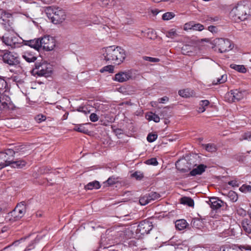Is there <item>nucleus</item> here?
Instances as JSON below:
<instances>
[{
	"label": "nucleus",
	"instance_id": "obj_1",
	"mask_svg": "<svg viewBox=\"0 0 251 251\" xmlns=\"http://www.w3.org/2000/svg\"><path fill=\"white\" fill-rule=\"evenodd\" d=\"M102 58L106 61L113 62V63L119 64L125 60L126 52L120 47L115 46H109L101 50Z\"/></svg>",
	"mask_w": 251,
	"mask_h": 251
},
{
	"label": "nucleus",
	"instance_id": "obj_2",
	"mask_svg": "<svg viewBox=\"0 0 251 251\" xmlns=\"http://www.w3.org/2000/svg\"><path fill=\"white\" fill-rule=\"evenodd\" d=\"M251 15V3L248 0H242L233 4L230 15L235 20L242 21L247 19Z\"/></svg>",
	"mask_w": 251,
	"mask_h": 251
},
{
	"label": "nucleus",
	"instance_id": "obj_3",
	"mask_svg": "<svg viewBox=\"0 0 251 251\" xmlns=\"http://www.w3.org/2000/svg\"><path fill=\"white\" fill-rule=\"evenodd\" d=\"M46 14L54 24L62 23L66 19V14L63 10L59 8H48Z\"/></svg>",
	"mask_w": 251,
	"mask_h": 251
},
{
	"label": "nucleus",
	"instance_id": "obj_4",
	"mask_svg": "<svg viewBox=\"0 0 251 251\" xmlns=\"http://www.w3.org/2000/svg\"><path fill=\"white\" fill-rule=\"evenodd\" d=\"M2 42L11 48H19L21 46L24 40L14 34H5L1 37Z\"/></svg>",
	"mask_w": 251,
	"mask_h": 251
},
{
	"label": "nucleus",
	"instance_id": "obj_5",
	"mask_svg": "<svg viewBox=\"0 0 251 251\" xmlns=\"http://www.w3.org/2000/svg\"><path fill=\"white\" fill-rule=\"evenodd\" d=\"M214 43L221 53L229 51L232 49L230 41L227 39L217 38L214 40Z\"/></svg>",
	"mask_w": 251,
	"mask_h": 251
},
{
	"label": "nucleus",
	"instance_id": "obj_6",
	"mask_svg": "<svg viewBox=\"0 0 251 251\" xmlns=\"http://www.w3.org/2000/svg\"><path fill=\"white\" fill-rule=\"evenodd\" d=\"M132 234L131 230L129 228L121 226L116 228L114 235L115 236V239L122 241L131 238Z\"/></svg>",
	"mask_w": 251,
	"mask_h": 251
},
{
	"label": "nucleus",
	"instance_id": "obj_7",
	"mask_svg": "<svg viewBox=\"0 0 251 251\" xmlns=\"http://www.w3.org/2000/svg\"><path fill=\"white\" fill-rule=\"evenodd\" d=\"M0 24L9 30L13 25L12 14L5 10L0 9Z\"/></svg>",
	"mask_w": 251,
	"mask_h": 251
},
{
	"label": "nucleus",
	"instance_id": "obj_8",
	"mask_svg": "<svg viewBox=\"0 0 251 251\" xmlns=\"http://www.w3.org/2000/svg\"><path fill=\"white\" fill-rule=\"evenodd\" d=\"M45 63L42 64H35V67L32 70L33 74H36L38 76H48L51 72V68L48 67Z\"/></svg>",
	"mask_w": 251,
	"mask_h": 251
},
{
	"label": "nucleus",
	"instance_id": "obj_9",
	"mask_svg": "<svg viewBox=\"0 0 251 251\" xmlns=\"http://www.w3.org/2000/svg\"><path fill=\"white\" fill-rule=\"evenodd\" d=\"M245 92L237 89L230 91L226 95V98L229 102L239 101L244 98Z\"/></svg>",
	"mask_w": 251,
	"mask_h": 251
},
{
	"label": "nucleus",
	"instance_id": "obj_10",
	"mask_svg": "<svg viewBox=\"0 0 251 251\" xmlns=\"http://www.w3.org/2000/svg\"><path fill=\"white\" fill-rule=\"evenodd\" d=\"M41 48L46 50H52L55 46L54 39L50 36H46L41 39Z\"/></svg>",
	"mask_w": 251,
	"mask_h": 251
},
{
	"label": "nucleus",
	"instance_id": "obj_11",
	"mask_svg": "<svg viewBox=\"0 0 251 251\" xmlns=\"http://www.w3.org/2000/svg\"><path fill=\"white\" fill-rule=\"evenodd\" d=\"M2 60L9 65H15L19 63L17 54L6 50L2 55Z\"/></svg>",
	"mask_w": 251,
	"mask_h": 251
},
{
	"label": "nucleus",
	"instance_id": "obj_12",
	"mask_svg": "<svg viewBox=\"0 0 251 251\" xmlns=\"http://www.w3.org/2000/svg\"><path fill=\"white\" fill-rule=\"evenodd\" d=\"M153 226L152 223L148 221H143L140 223L138 226L137 231L142 235L148 234L152 229Z\"/></svg>",
	"mask_w": 251,
	"mask_h": 251
},
{
	"label": "nucleus",
	"instance_id": "obj_13",
	"mask_svg": "<svg viewBox=\"0 0 251 251\" xmlns=\"http://www.w3.org/2000/svg\"><path fill=\"white\" fill-rule=\"evenodd\" d=\"M25 212V206L22 204H18L10 214L9 215L13 217L14 220H17L22 218Z\"/></svg>",
	"mask_w": 251,
	"mask_h": 251
},
{
	"label": "nucleus",
	"instance_id": "obj_14",
	"mask_svg": "<svg viewBox=\"0 0 251 251\" xmlns=\"http://www.w3.org/2000/svg\"><path fill=\"white\" fill-rule=\"evenodd\" d=\"M132 77L130 71H121L115 75L113 80L120 82H124L130 79Z\"/></svg>",
	"mask_w": 251,
	"mask_h": 251
},
{
	"label": "nucleus",
	"instance_id": "obj_15",
	"mask_svg": "<svg viewBox=\"0 0 251 251\" xmlns=\"http://www.w3.org/2000/svg\"><path fill=\"white\" fill-rule=\"evenodd\" d=\"M10 105V97L6 94L0 93V111L8 109Z\"/></svg>",
	"mask_w": 251,
	"mask_h": 251
},
{
	"label": "nucleus",
	"instance_id": "obj_16",
	"mask_svg": "<svg viewBox=\"0 0 251 251\" xmlns=\"http://www.w3.org/2000/svg\"><path fill=\"white\" fill-rule=\"evenodd\" d=\"M207 203L210 205L212 209L215 210L221 207L224 202L217 198H211L207 201Z\"/></svg>",
	"mask_w": 251,
	"mask_h": 251
},
{
	"label": "nucleus",
	"instance_id": "obj_17",
	"mask_svg": "<svg viewBox=\"0 0 251 251\" xmlns=\"http://www.w3.org/2000/svg\"><path fill=\"white\" fill-rule=\"evenodd\" d=\"M24 45L29 46L37 50L41 48V39H35L29 41L24 40Z\"/></svg>",
	"mask_w": 251,
	"mask_h": 251
},
{
	"label": "nucleus",
	"instance_id": "obj_18",
	"mask_svg": "<svg viewBox=\"0 0 251 251\" xmlns=\"http://www.w3.org/2000/svg\"><path fill=\"white\" fill-rule=\"evenodd\" d=\"M15 151H17V150L14 151L13 149H8L5 150L4 152H0V158L4 159L6 161L7 159L5 158V155H7L11 158V159H12V161L14 155L15 154Z\"/></svg>",
	"mask_w": 251,
	"mask_h": 251
},
{
	"label": "nucleus",
	"instance_id": "obj_19",
	"mask_svg": "<svg viewBox=\"0 0 251 251\" xmlns=\"http://www.w3.org/2000/svg\"><path fill=\"white\" fill-rule=\"evenodd\" d=\"M206 166L204 165H199L197 168L193 169L190 172V175L192 176H195L198 175H201L205 171Z\"/></svg>",
	"mask_w": 251,
	"mask_h": 251
},
{
	"label": "nucleus",
	"instance_id": "obj_20",
	"mask_svg": "<svg viewBox=\"0 0 251 251\" xmlns=\"http://www.w3.org/2000/svg\"><path fill=\"white\" fill-rule=\"evenodd\" d=\"M242 226L247 234L251 233V221L245 219L242 222Z\"/></svg>",
	"mask_w": 251,
	"mask_h": 251
},
{
	"label": "nucleus",
	"instance_id": "obj_21",
	"mask_svg": "<svg viewBox=\"0 0 251 251\" xmlns=\"http://www.w3.org/2000/svg\"><path fill=\"white\" fill-rule=\"evenodd\" d=\"M27 162L24 159H20L15 161H12L10 165L12 167L18 169H21L25 167Z\"/></svg>",
	"mask_w": 251,
	"mask_h": 251
},
{
	"label": "nucleus",
	"instance_id": "obj_22",
	"mask_svg": "<svg viewBox=\"0 0 251 251\" xmlns=\"http://www.w3.org/2000/svg\"><path fill=\"white\" fill-rule=\"evenodd\" d=\"M178 94L182 97L188 98L195 95V92L193 90L190 89H185L179 90Z\"/></svg>",
	"mask_w": 251,
	"mask_h": 251
},
{
	"label": "nucleus",
	"instance_id": "obj_23",
	"mask_svg": "<svg viewBox=\"0 0 251 251\" xmlns=\"http://www.w3.org/2000/svg\"><path fill=\"white\" fill-rule=\"evenodd\" d=\"M22 57L27 62H34L37 59L36 57L32 53L29 52H25L22 54Z\"/></svg>",
	"mask_w": 251,
	"mask_h": 251
},
{
	"label": "nucleus",
	"instance_id": "obj_24",
	"mask_svg": "<svg viewBox=\"0 0 251 251\" xmlns=\"http://www.w3.org/2000/svg\"><path fill=\"white\" fill-rule=\"evenodd\" d=\"M146 118L149 121H153L155 123H158L160 121V117L157 115L152 112H149L146 114Z\"/></svg>",
	"mask_w": 251,
	"mask_h": 251
},
{
	"label": "nucleus",
	"instance_id": "obj_25",
	"mask_svg": "<svg viewBox=\"0 0 251 251\" xmlns=\"http://www.w3.org/2000/svg\"><path fill=\"white\" fill-rule=\"evenodd\" d=\"M176 228L179 230L184 229L187 226V223L184 219L177 220L175 223Z\"/></svg>",
	"mask_w": 251,
	"mask_h": 251
},
{
	"label": "nucleus",
	"instance_id": "obj_26",
	"mask_svg": "<svg viewBox=\"0 0 251 251\" xmlns=\"http://www.w3.org/2000/svg\"><path fill=\"white\" fill-rule=\"evenodd\" d=\"M100 187V184L98 181H94L88 183L85 186V189L87 190L98 189Z\"/></svg>",
	"mask_w": 251,
	"mask_h": 251
},
{
	"label": "nucleus",
	"instance_id": "obj_27",
	"mask_svg": "<svg viewBox=\"0 0 251 251\" xmlns=\"http://www.w3.org/2000/svg\"><path fill=\"white\" fill-rule=\"evenodd\" d=\"M194 50V47L189 45H184L181 49L182 53L185 55H190Z\"/></svg>",
	"mask_w": 251,
	"mask_h": 251
},
{
	"label": "nucleus",
	"instance_id": "obj_28",
	"mask_svg": "<svg viewBox=\"0 0 251 251\" xmlns=\"http://www.w3.org/2000/svg\"><path fill=\"white\" fill-rule=\"evenodd\" d=\"M230 67L239 73H245L247 71V70L244 65L231 64L230 65Z\"/></svg>",
	"mask_w": 251,
	"mask_h": 251
},
{
	"label": "nucleus",
	"instance_id": "obj_29",
	"mask_svg": "<svg viewBox=\"0 0 251 251\" xmlns=\"http://www.w3.org/2000/svg\"><path fill=\"white\" fill-rule=\"evenodd\" d=\"M115 4L114 0H101L99 4L103 7H109Z\"/></svg>",
	"mask_w": 251,
	"mask_h": 251
},
{
	"label": "nucleus",
	"instance_id": "obj_30",
	"mask_svg": "<svg viewBox=\"0 0 251 251\" xmlns=\"http://www.w3.org/2000/svg\"><path fill=\"white\" fill-rule=\"evenodd\" d=\"M181 203L185 205H187L189 206H193L194 204V201L189 197H183L181 199Z\"/></svg>",
	"mask_w": 251,
	"mask_h": 251
},
{
	"label": "nucleus",
	"instance_id": "obj_31",
	"mask_svg": "<svg viewBox=\"0 0 251 251\" xmlns=\"http://www.w3.org/2000/svg\"><path fill=\"white\" fill-rule=\"evenodd\" d=\"M119 182V178L117 177H115L114 176L110 177L106 181L104 182V183L105 186L108 185H112L114 184H116Z\"/></svg>",
	"mask_w": 251,
	"mask_h": 251
},
{
	"label": "nucleus",
	"instance_id": "obj_32",
	"mask_svg": "<svg viewBox=\"0 0 251 251\" xmlns=\"http://www.w3.org/2000/svg\"><path fill=\"white\" fill-rule=\"evenodd\" d=\"M227 80V75H223L221 76L220 78H217L216 80L213 81L214 85H217L225 83Z\"/></svg>",
	"mask_w": 251,
	"mask_h": 251
},
{
	"label": "nucleus",
	"instance_id": "obj_33",
	"mask_svg": "<svg viewBox=\"0 0 251 251\" xmlns=\"http://www.w3.org/2000/svg\"><path fill=\"white\" fill-rule=\"evenodd\" d=\"M226 196L229 199V200L232 202H235L238 200L237 194L233 191H230L226 195Z\"/></svg>",
	"mask_w": 251,
	"mask_h": 251
},
{
	"label": "nucleus",
	"instance_id": "obj_34",
	"mask_svg": "<svg viewBox=\"0 0 251 251\" xmlns=\"http://www.w3.org/2000/svg\"><path fill=\"white\" fill-rule=\"evenodd\" d=\"M175 14L172 12H168L163 14L162 19L164 21H169L175 17Z\"/></svg>",
	"mask_w": 251,
	"mask_h": 251
},
{
	"label": "nucleus",
	"instance_id": "obj_35",
	"mask_svg": "<svg viewBox=\"0 0 251 251\" xmlns=\"http://www.w3.org/2000/svg\"><path fill=\"white\" fill-rule=\"evenodd\" d=\"M203 146H204L205 149L209 152H215L217 150L216 146L213 144H207L203 145Z\"/></svg>",
	"mask_w": 251,
	"mask_h": 251
},
{
	"label": "nucleus",
	"instance_id": "obj_36",
	"mask_svg": "<svg viewBox=\"0 0 251 251\" xmlns=\"http://www.w3.org/2000/svg\"><path fill=\"white\" fill-rule=\"evenodd\" d=\"M14 151H15V153H19V154H24L25 151H26V149H25V147L23 145L15 146L13 149Z\"/></svg>",
	"mask_w": 251,
	"mask_h": 251
},
{
	"label": "nucleus",
	"instance_id": "obj_37",
	"mask_svg": "<svg viewBox=\"0 0 251 251\" xmlns=\"http://www.w3.org/2000/svg\"><path fill=\"white\" fill-rule=\"evenodd\" d=\"M148 196L150 202H151V201L157 200L160 197V195L159 194L154 192H151L150 193H149Z\"/></svg>",
	"mask_w": 251,
	"mask_h": 251
},
{
	"label": "nucleus",
	"instance_id": "obj_38",
	"mask_svg": "<svg viewBox=\"0 0 251 251\" xmlns=\"http://www.w3.org/2000/svg\"><path fill=\"white\" fill-rule=\"evenodd\" d=\"M177 35L176 30L174 28L171 29L166 32V36L168 38H173Z\"/></svg>",
	"mask_w": 251,
	"mask_h": 251
},
{
	"label": "nucleus",
	"instance_id": "obj_39",
	"mask_svg": "<svg viewBox=\"0 0 251 251\" xmlns=\"http://www.w3.org/2000/svg\"><path fill=\"white\" fill-rule=\"evenodd\" d=\"M139 202L142 205H145L151 202L148 195L142 197L139 200Z\"/></svg>",
	"mask_w": 251,
	"mask_h": 251
},
{
	"label": "nucleus",
	"instance_id": "obj_40",
	"mask_svg": "<svg viewBox=\"0 0 251 251\" xmlns=\"http://www.w3.org/2000/svg\"><path fill=\"white\" fill-rule=\"evenodd\" d=\"M114 71V66L112 65H107L103 67L100 70L101 73L107 72L109 73H112Z\"/></svg>",
	"mask_w": 251,
	"mask_h": 251
},
{
	"label": "nucleus",
	"instance_id": "obj_41",
	"mask_svg": "<svg viewBox=\"0 0 251 251\" xmlns=\"http://www.w3.org/2000/svg\"><path fill=\"white\" fill-rule=\"evenodd\" d=\"M74 129L75 131L84 133H86L88 132V129L84 127L83 125H80L76 126Z\"/></svg>",
	"mask_w": 251,
	"mask_h": 251
},
{
	"label": "nucleus",
	"instance_id": "obj_42",
	"mask_svg": "<svg viewBox=\"0 0 251 251\" xmlns=\"http://www.w3.org/2000/svg\"><path fill=\"white\" fill-rule=\"evenodd\" d=\"M244 140L251 141V132H245L241 135L240 140L243 141Z\"/></svg>",
	"mask_w": 251,
	"mask_h": 251
},
{
	"label": "nucleus",
	"instance_id": "obj_43",
	"mask_svg": "<svg viewBox=\"0 0 251 251\" xmlns=\"http://www.w3.org/2000/svg\"><path fill=\"white\" fill-rule=\"evenodd\" d=\"M7 86V83L4 79L0 76V93L3 92V90L6 88Z\"/></svg>",
	"mask_w": 251,
	"mask_h": 251
},
{
	"label": "nucleus",
	"instance_id": "obj_44",
	"mask_svg": "<svg viewBox=\"0 0 251 251\" xmlns=\"http://www.w3.org/2000/svg\"><path fill=\"white\" fill-rule=\"evenodd\" d=\"M241 192L243 193H247L251 192V186L249 185L244 184L240 188Z\"/></svg>",
	"mask_w": 251,
	"mask_h": 251
},
{
	"label": "nucleus",
	"instance_id": "obj_45",
	"mask_svg": "<svg viewBox=\"0 0 251 251\" xmlns=\"http://www.w3.org/2000/svg\"><path fill=\"white\" fill-rule=\"evenodd\" d=\"M204 29V26L201 24H195L193 23V30L202 31Z\"/></svg>",
	"mask_w": 251,
	"mask_h": 251
},
{
	"label": "nucleus",
	"instance_id": "obj_46",
	"mask_svg": "<svg viewBox=\"0 0 251 251\" xmlns=\"http://www.w3.org/2000/svg\"><path fill=\"white\" fill-rule=\"evenodd\" d=\"M160 116L162 118H169L170 116V114L168 113V110L166 108H164L160 112Z\"/></svg>",
	"mask_w": 251,
	"mask_h": 251
},
{
	"label": "nucleus",
	"instance_id": "obj_47",
	"mask_svg": "<svg viewBox=\"0 0 251 251\" xmlns=\"http://www.w3.org/2000/svg\"><path fill=\"white\" fill-rule=\"evenodd\" d=\"M143 58L145 61L153 63L158 62L160 61L159 58L149 56H144Z\"/></svg>",
	"mask_w": 251,
	"mask_h": 251
},
{
	"label": "nucleus",
	"instance_id": "obj_48",
	"mask_svg": "<svg viewBox=\"0 0 251 251\" xmlns=\"http://www.w3.org/2000/svg\"><path fill=\"white\" fill-rule=\"evenodd\" d=\"M157 138V135L156 134H149L147 138V139L149 142H153Z\"/></svg>",
	"mask_w": 251,
	"mask_h": 251
},
{
	"label": "nucleus",
	"instance_id": "obj_49",
	"mask_svg": "<svg viewBox=\"0 0 251 251\" xmlns=\"http://www.w3.org/2000/svg\"><path fill=\"white\" fill-rule=\"evenodd\" d=\"M193 23L194 22H190L185 23L183 26V29L185 31H188V30L192 29Z\"/></svg>",
	"mask_w": 251,
	"mask_h": 251
},
{
	"label": "nucleus",
	"instance_id": "obj_50",
	"mask_svg": "<svg viewBox=\"0 0 251 251\" xmlns=\"http://www.w3.org/2000/svg\"><path fill=\"white\" fill-rule=\"evenodd\" d=\"M131 176L135 177L137 180H141L143 177V175L140 172H136L131 175Z\"/></svg>",
	"mask_w": 251,
	"mask_h": 251
},
{
	"label": "nucleus",
	"instance_id": "obj_51",
	"mask_svg": "<svg viewBox=\"0 0 251 251\" xmlns=\"http://www.w3.org/2000/svg\"><path fill=\"white\" fill-rule=\"evenodd\" d=\"M146 164L156 166L158 164V162L155 158H151L146 161Z\"/></svg>",
	"mask_w": 251,
	"mask_h": 251
},
{
	"label": "nucleus",
	"instance_id": "obj_52",
	"mask_svg": "<svg viewBox=\"0 0 251 251\" xmlns=\"http://www.w3.org/2000/svg\"><path fill=\"white\" fill-rule=\"evenodd\" d=\"M148 37L149 38L152 39L156 38V35L153 30H150L148 32Z\"/></svg>",
	"mask_w": 251,
	"mask_h": 251
},
{
	"label": "nucleus",
	"instance_id": "obj_53",
	"mask_svg": "<svg viewBox=\"0 0 251 251\" xmlns=\"http://www.w3.org/2000/svg\"><path fill=\"white\" fill-rule=\"evenodd\" d=\"M90 120L92 122H95L99 120V117L98 115L95 113H92L90 117Z\"/></svg>",
	"mask_w": 251,
	"mask_h": 251
},
{
	"label": "nucleus",
	"instance_id": "obj_54",
	"mask_svg": "<svg viewBox=\"0 0 251 251\" xmlns=\"http://www.w3.org/2000/svg\"><path fill=\"white\" fill-rule=\"evenodd\" d=\"M209 104V101L208 100H202L200 101L199 106L205 108V107L207 106Z\"/></svg>",
	"mask_w": 251,
	"mask_h": 251
},
{
	"label": "nucleus",
	"instance_id": "obj_55",
	"mask_svg": "<svg viewBox=\"0 0 251 251\" xmlns=\"http://www.w3.org/2000/svg\"><path fill=\"white\" fill-rule=\"evenodd\" d=\"M228 184L229 185L232 186V187H238V186H239L237 181H236L235 180L229 181L228 182Z\"/></svg>",
	"mask_w": 251,
	"mask_h": 251
},
{
	"label": "nucleus",
	"instance_id": "obj_56",
	"mask_svg": "<svg viewBox=\"0 0 251 251\" xmlns=\"http://www.w3.org/2000/svg\"><path fill=\"white\" fill-rule=\"evenodd\" d=\"M5 161L6 160L5 159L0 158V168H3L6 166Z\"/></svg>",
	"mask_w": 251,
	"mask_h": 251
},
{
	"label": "nucleus",
	"instance_id": "obj_57",
	"mask_svg": "<svg viewBox=\"0 0 251 251\" xmlns=\"http://www.w3.org/2000/svg\"><path fill=\"white\" fill-rule=\"evenodd\" d=\"M168 98L167 97H164L161 98H160L158 100V102L159 103H164L165 101H167L168 100Z\"/></svg>",
	"mask_w": 251,
	"mask_h": 251
},
{
	"label": "nucleus",
	"instance_id": "obj_58",
	"mask_svg": "<svg viewBox=\"0 0 251 251\" xmlns=\"http://www.w3.org/2000/svg\"><path fill=\"white\" fill-rule=\"evenodd\" d=\"M208 29L211 32H215L216 31V27L214 25H210L208 27Z\"/></svg>",
	"mask_w": 251,
	"mask_h": 251
},
{
	"label": "nucleus",
	"instance_id": "obj_59",
	"mask_svg": "<svg viewBox=\"0 0 251 251\" xmlns=\"http://www.w3.org/2000/svg\"><path fill=\"white\" fill-rule=\"evenodd\" d=\"M5 158H6L7 159V160H6L5 161V164H6V166H8V165H10V164L12 162V159H11V158L9 157H8V156H7V155H5Z\"/></svg>",
	"mask_w": 251,
	"mask_h": 251
},
{
	"label": "nucleus",
	"instance_id": "obj_60",
	"mask_svg": "<svg viewBox=\"0 0 251 251\" xmlns=\"http://www.w3.org/2000/svg\"><path fill=\"white\" fill-rule=\"evenodd\" d=\"M37 120H39L40 121V122H41V121H45L46 118L45 117V116H43V115H38L37 117V119H36Z\"/></svg>",
	"mask_w": 251,
	"mask_h": 251
},
{
	"label": "nucleus",
	"instance_id": "obj_61",
	"mask_svg": "<svg viewBox=\"0 0 251 251\" xmlns=\"http://www.w3.org/2000/svg\"><path fill=\"white\" fill-rule=\"evenodd\" d=\"M205 110V108H203L202 106H199V107L198 110V112L199 113H202Z\"/></svg>",
	"mask_w": 251,
	"mask_h": 251
},
{
	"label": "nucleus",
	"instance_id": "obj_62",
	"mask_svg": "<svg viewBox=\"0 0 251 251\" xmlns=\"http://www.w3.org/2000/svg\"><path fill=\"white\" fill-rule=\"evenodd\" d=\"M159 11L157 9H153V10H151V13L154 15H157L159 13Z\"/></svg>",
	"mask_w": 251,
	"mask_h": 251
},
{
	"label": "nucleus",
	"instance_id": "obj_63",
	"mask_svg": "<svg viewBox=\"0 0 251 251\" xmlns=\"http://www.w3.org/2000/svg\"><path fill=\"white\" fill-rule=\"evenodd\" d=\"M241 247L242 248V249H244L246 250H251V247L249 245L241 246Z\"/></svg>",
	"mask_w": 251,
	"mask_h": 251
},
{
	"label": "nucleus",
	"instance_id": "obj_64",
	"mask_svg": "<svg viewBox=\"0 0 251 251\" xmlns=\"http://www.w3.org/2000/svg\"><path fill=\"white\" fill-rule=\"evenodd\" d=\"M226 251H236V250H235V248H229V249H228L227 248L226 249Z\"/></svg>",
	"mask_w": 251,
	"mask_h": 251
}]
</instances>
